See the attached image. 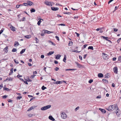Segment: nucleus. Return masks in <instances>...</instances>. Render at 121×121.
Here are the masks:
<instances>
[{
  "mask_svg": "<svg viewBox=\"0 0 121 121\" xmlns=\"http://www.w3.org/2000/svg\"><path fill=\"white\" fill-rule=\"evenodd\" d=\"M48 42L49 43H51L52 45H53L54 46L56 45V44L55 43L52 42V41H51L50 40H48Z\"/></svg>",
  "mask_w": 121,
  "mask_h": 121,
  "instance_id": "obj_28",
  "label": "nucleus"
},
{
  "mask_svg": "<svg viewBox=\"0 0 121 121\" xmlns=\"http://www.w3.org/2000/svg\"><path fill=\"white\" fill-rule=\"evenodd\" d=\"M99 109L103 113H105L106 112V111L103 109L99 108Z\"/></svg>",
  "mask_w": 121,
  "mask_h": 121,
  "instance_id": "obj_16",
  "label": "nucleus"
},
{
  "mask_svg": "<svg viewBox=\"0 0 121 121\" xmlns=\"http://www.w3.org/2000/svg\"><path fill=\"white\" fill-rule=\"evenodd\" d=\"M44 3L46 5L49 6H52V4H54L55 3L53 2L52 1H48L47 0H46L44 2Z\"/></svg>",
  "mask_w": 121,
  "mask_h": 121,
  "instance_id": "obj_2",
  "label": "nucleus"
},
{
  "mask_svg": "<svg viewBox=\"0 0 121 121\" xmlns=\"http://www.w3.org/2000/svg\"><path fill=\"white\" fill-rule=\"evenodd\" d=\"M76 69H65V70L66 71H67L68 70H76Z\"/></svg>",
  "mask_w": 121,
  "mask_h": 121,
  "instance_id": "obj_21",
  "label": "nucleus"
},
{
  "mask_svg": "<svg viewBox=\"0 0 121 121\" xmlns=\"http://www.w3.org/2000/svg\"><path fill=\"white\" fill-rule=\"evenodd\" d=\"M79 108V107L78 106L75 109V111H77V110Z\"/></svg>",
  "mask_w": 121,
  "mask_h": 121,
  "instance_id": "obj_42",
  "label": "nucleus"
},
{
  "mask_svg": "<svg viewBox=\"0 0 121 121\" xmlns=\"http://www.w3.org/2000/svg\"><path fill=\"white\" fill-rule=\"evenodd\" d=\"M79 58L81 60H82V58L81 56H79Z\"/></svg>",
  "mask_w": 121,
  "mask_h": 121,
  "instance_id": "obj_58",
  "label": "nucleus"
},
{
  "mask_svg": "<svg viewBox=\"0 0 121 121\" xmlns=\"http://www.w3.org/2000/svg\"><path fill=\"white\" fill-rule=\"evenodd\" d=\"M73 44V42L72 41H69V43L68 44L69 46H72Z\"/></svg>",
  "mask_w": 121,
  "mask_h": 121,
  "instance_id": "obj_29",
  "label": "nucleus"
},
{
  "mask_svg": "<svg viewBox=\"0 0 121 121\" xmlns=\"http://www.w3.org/2000/svg\"><path fill=\"white\" fill-rule=\"evenodd\" d=\"M62 118L63 119H65L67 117L66 114L64 112H62L61 114Z\"/></svg>",
  "mask_w": 121,
  "mask_h": 121,
  "instance_id": "obj_5",
  "label": "nucleus"
},
{
  "mask_svg": "<svg viewBox=\"0 0 121 121\" xmlns=\"http://www.w3.org/2000/svg\"><path fill=\"white\" fill-rule=\"evenodd\" d=\"M54 62L56 64H57L58 63V61L56 60H54Z\"/></svg>",
  "mask_w": 121,
  "mask_h": 121,
  "instance_id": "obj_56",
  "label": "nucleus"
},
{
  "mask_svg": "<svg viewBox=\"0 0 121 121\" xmlns=\"http://www.w3.org/2000/svg\"><path fill=\"white\" fill-rule=\"evenodd\" d=\"M37 72L36 71H35L33 72V74H37Z\"/></svg>",
  "mask_w": 121,
  "mask_h": 121,
  "instance_id": "obj_63",
  "label": "nucleus"
},
{
  "mask_svg": "<svg viewBox=\"0 0 121 121\" xmlns=\"http://www.w3.org/2000/svg\"><path fill=\"white\" fill-rule=\"evenodd\" d=\"M28 65H29V66H31L32 65L31 63H28Z\"/></svg>",
  "mask_w": 121,
  "mask_h": 121,
  "instance_id": "obj_64",
  "label": "nucleus"
},
{
  "mask_svg": "<svg viewBox=\"0 0 121 121\" xmlns=\"http://www.w3.org/2000/svg\"><path fill=\"white\" fill-rule=\"evenodd\" d=\"M14 61L16 64H17L18 63V61L17 60V62L15 59L14 60Z\"/></svg>",
  "mask_w": 121,
  "mask_h": 121,
  "instance_id": "obj_54",
  "label": "nucleus"
},
{
  "mask_svg": "<svg viewBox=\"0 0 121 121\" xmlns=\"http://www.w3.org/2000/svg\"><path fill=\"white\" fill-rule=\"evenodd\" d=\"M58 25H60L62 26H65V24L64 23H61L60 24H58Z\"/></svg>",
  "mask_w": 121,
  "mask_h": 121,
  "instance_id": "obj_41",
  "label": "nucleus"
},
{
  "mask_svg": "<svg viewBox=\"0 0 121 121\" xmlns=\"http://www.w3.org/2000/svg\"><path fill=\"white\" fill-rule=\"evenodd\" d=\"M72 52H77V53H79L80 52V51H78L77 50H74Z\"/></svg>",
  "mask_w": 121,
  "mask_h": 121,
  "instance_id": "obj_45",
  "label": "nucleus"
},
{
  "mask_svg": "<svg viewBox=\"0 0 121 121\" xmlns=\"http://www.w3.org/2000/svg\"><path fill=\"white\" fill-rule=\"evenodd\" d=\"M54 52H50L49 53H47V55L48 56H50L52 54H53Z\"/></svg>",
  "mask_w": 121,
  "mask_h": 121,
  "instance_id": "obj_20",
  "label": "nucleus"
},
{
  "mask_svg": "<svg viewBox=\"0 0 121 121\" xmlns=\"http://www.w3.org/2000/svg\"><path fill=\"white\" fill-rule=\"evenodd\" d=\"M55 37L58 41L59 40V37L56 36H55Z\"/></svg>",
  "mask_w": 121,
  "mask_h": 121,
  "instance_id": "obj_52",
  "label": "nucleus"
},
{
  "mask_svg": "<svg viewBox=\"0 0 121 121\" xmlns=\"http://www.w3.org/2000/svg\"><path fill=\"white\" fill-rule=\"evenodd\" d=\"M112 87H114L115 86V84L113 83L112 85Z\"/></svg>",
  "mask_w": 121,
  "mask_h": 121,
  "instance_id": "obj_62",
  "label": "nucleus"
},
{
  "mask_svg": "<svg viewBox=\"0 0 121 121\" xmlns=\"http://www.w3.org/2000/svg\"><path fill=\"white\" fill-rule=\"evenodd\" d=\"M46 67H44L43 69V70L44 71L46 72Z\"/></svg>",
  "mask_w": 121,
  "mask_h": 121,
  "instance_id": "obj_61",
  "label": "nucleus"
},
{
  "mask_svg": "<svg viewBox=\"0 0 121 121\" xmlns=\"http://www.w3.org/2000/svg\"><path fill=\"white\" fill-rule=\"evenodd\" d=\"M8 96L7 95H4L2 96V98L3 99H5Z\"/></svg>",
  "mask_w": 121,
  "mask_h": 121,
  "instance_id": "obj_46",
  "label": "nucleus"
},
{
  "mask_svg": "<svg viewBox=\"0 0 121 121\" xmlns=\"http://www.w3.org/2000/svg\"><path fill=\"white\" fill-rule=\"evenodd\" d=\"M87 45V44H85L84 45L82 48V49H84L86 47Z\"/></svg>",
  "mask_w": 121,
  "mask_h": 121,
  "instance_id": "obj_37",
  "label": "nucleus"
},
{
  "mask_svg": "<svg viewBox=\"0 0 121 121\" xmlns=\"http://www.w3.org/2000/svg\"><path fill=\"white\" fill-rule=\"evenodd\" d=\"M22 98V97L21 96H18L17 97V99H20L21 98Z\"/></svg>",
  "mask_w": 121,
  "mask_h": 121,
  "instance_id": "obj_39",
  "label": "nucleus"
},
{
  "mask_svg": "<svg viewBox=\"0 0 121 121\" xmlns=\"http://www.w3.org/2000/svg\"><path fill=\"white\" fill-rule=\"evenodd\" d=\"M3 87V84H1L0 85V90Z\"/></svg>",
  "mask_w": 121,
  "mask_h": 121,
  "instance_id": "obj_59",
  "label": "nucleus"
},
{
  "mask_svg": "<svg viewBox=\"0 0 121 121\" xmlns=\"http://www.w3.org/2000/svg\"><path fill=\"white\" fill-rule=\"evenodd\" d=\"M114 72L115 73H117V67H115L113 69Z\"/></svg>",
  "mask_w": 121,
  "mask_h": 121,
  "instance_id": "obj_9",
  "label": "nucleus"
},
{
  "mask_svg": "<svg viewBox=\"0 0 121 121\" xmlns=\"http://www.w3.org/2000/svg\"><path fill=\"white\" fill-rule=\"evenodd\" d=\"M102 37H103V39H105L107 41L108 40V37H105L103 36H102Z\"/></svg>",
  "mask_w": 121,
  "mask_h": 121,
  "instance_id": "obj_31",
  "label": "nucleus"
},
{
  "mask_svg": "<svg viewBox=\"0 0 121 121\" xmlns=\"http://www.w3.org/2000/svg\"><path fill=\"white\" fill-rule=\"evenodd\" d=\"M66 57L65 55H64V57L63 60V61L65 62H66Z\"/></svg>",
  "mask_w": 121,
  "mask_h": 121,
  "instance_id": "obj_23",
  "label": "nucleus"
},
{
  "mask_svg": "<svg viewBox=\"0 0 121 121\" xmlns=\"http://www.w3.org/2000/svg\"><path fill=\"white\" fill-rule=\"evenodd\" d=\"M103 58L104 59L107 60L108 59V56L107 54H105L104 52L102 53Z\"/></svg>",
  "mask_w": 121,
  "mask_h": 121,
  "instance_id": "obj_4",
  "label": "nucleus"
},
{
  "mask_svg": "<svg viewBox=\"0 0 121 121\" xmlns=\"http://www.w3.org/2000/svg\"><path fill=\"white\" fill-rule=\"evenodd\" d=\"M109 73H108L106 74H105L104 75L105 76V78H109L108 77H110L109 75L108 74Z\"/></svg>",
  "mask_w": 121,
  "mask_h": 121,
  "instance_id": "obj_24",
  "label": "nucleus"
},
{
  "mask_svg": "<svg viewBox=\"0 0 121 121\" xmlns=\"http://www.w3.org/2000/svg\"><path fill=\"white\" fill-rule=\"evenodd\" d=\"M10 28L11 29V30L12 31H15V28L12 25H11Z\"/></svg>",
  "mask_w": 121,
  "mask_h": 121,
  "instance_id": "obj_17",
  "label": "nucleus"
},
{
  "mask_svg": "<svg viewBox=\"0 0 121 121\" xmlns=\"http://www.w3.org/2000/svg\"><path fill=\"white\" fill-rule=\"evenodd\" d=\"M121 56H119L118 57V61H120L121 62Z\"/></svg>",
  "mask_w": 121,
  "mask_h": 121,
  "instance_id": "obj_35",
  "label": "nucleus"
},
{
  "mask_svg": "<svg viewBox=\"0 0 121 121\" xmlns=\"http://www.w3.org/2000/svg\"><path fill=\"white\" fill-rule=\"evenodd\" d=\"M8 47L6 46L5 48L4 49V51L6 53H7L8 51Z\"/></svg>",
  "mask_w": 121,
  "mask_h": 121,
  "instance_id": "obj_19",
  "label": "nucleus"
},
{
  "mask_svg": "<svg viewBox=\"0 0 121 121\" xmlns=\"http://www.w3.org/2000/svg\"><path fill=\"white\" fill-rule=\"evenodd\" d=\"M35 40L36 41V43H38L39 42V40L38 39L36 38L35 37Z\"/></svg>",
  "mask_w": 121,
  "mask_h": 121,
  "instance_id": "obj_53",
  "label": "nucleus"
},
{
  "mask_svg": "<svg viewBox=\"0 0 121 121\" xmlns=\"http://www.w3.org/2000/svg\"><path fill=\"white\" fill-rule=\"evenodd\" d=\"M38 18V20H40L39 21L37 22V24L39 26L40 25V23L41 22V20H42V21H43V20L41 19H40V18Z\"/></svg>",
  "mask_w": 121,
  "mask_h": 121,
  "instance_id": "obj_13",
  "label": "nucleus"
},
{
  "mask_svg": "<svg viewBox=\"0 0 121 121\" xmlns=\"http://www.w3.org/2000/svg\"><path fill=\"white\" fill-rule=\"evenodd\" d=\"M3 30L2 29L0 31V35L3 32Z\"/></svg>",
  "mask_w": 121,
  "mask_h": 121,
  "instance_id": "obj_60",
  "label": "nucleus"
},
{
  "mask_svg": "<svg viewBox=\"0 0 121 121\" xmlns=\"http://www.w3.org/2000/svg\"><path fill=\"white\" fill-rule=\"evenodd\" d=\"M59 81H56L55 82H54L53 83L54 84H59Z\"/></svg>",
  "mask_w": 121,
  "mask_h": 121,
  "instance_id": "obj_48",
  "label": "nucleus"
},
{
  "mask_svg": "<svg viewBox=\"0 0 121 121\" xmlns=\"http://www.w3.org/2000/svg\"><path fill=\"white\" fill-rule=\"evenodd\" d=\"M36 76L35 75H31L30 77V78H33L34 77Z\"/></svg>",
  "mask_w": 121,
  "mask_h": 121,
  "instance_id": "obj_43",
  "label": "nucleus"
},
{
  "mask_svg": "<svg viewBox=\"0 0 121 121\" xmlns=\"http://www.w3.org/2000/svg\"><path fill=\"white\" fill-rule=\"evenodd\" d=\"M60 56L61 55H60L58 54L56 55L55 58L56 59H60Z\"/></svg>",
  "mask_w": 121,
  "mask_h": 121,
  "instance_id": "obj_18",
  "label": "nucleus"
},
{
  "mask_svg": "<svg viewBox=\"0 0 121 121\" xmlns=\"http://www.w3.org/2000/svg\"><path fill=\"white\" fill-rule=\"evenodd\" d=\"M51 9L54 11H56L59 9L58 8H56L54 7H52L51 8Z\"/></svg>",
  "mask_w": 121,
  "mask_h": 121,
  "instance_id": "obj_10",
  "label": "nucleus"
},
{
  "mask_svg": "<svg viewBox=\"0 0 121 121\" xmlns=\"http://www.w3.org/2000/svg\"><path fill=\"white\" fill-rule=\"evenodd\" d=\"M59 69L58 68L56 67L55 69V70L56 71H58Z\"/></svg>",
  "mask_w": 121,
  "mask_h": 121,
  "instance_id": "obj_50",
  "label": "nucleus"
},
{
  "mask_svg": "<svg viewBox=\"0 0 121 121\" xmlns=\"http://www.w3.org/2000/svg\"><path fill=\"white\" fill-rule=\"evenodd\" d=\"M75 63L76 64L78 67L79 68H81L83 66L82 65H81L80 64L78 63L77 62H75Z\"/></svg>",
  "mask_w": 121,
  "mask_h": 121,
  "instance_id": "obj_8",
  "label": "nucleus"
},
{
  "mask_svg": "<svg viewBox=\"0 0 121 121\" xmlns=\"http://www.w3.org/2000/svg\"><path fill=\"white\" fill-rule=\"evenodd\" d=\"M36 107H37L36 106H34L32 107H30V108L29 109H28L27 110V111L28 112L30 111H31V110L33 109H34Z\"/></svg>",
  "mask_w": 121,
  "mask_h": 121,
  "instance_id": "obj_7",
  "label": "nucleus"
},
{
  "mask_svg": "<svg viewBox=\"0 0 121 121\" xmlns=\"http://www.w3.org/2000/svg\"><path fill=\"white\" fill-rule=\"evenodd\" d=\"M3 90H6L7 91H9V89L8 88H5V87H4L3 88Z\"/></svg>",
  "mask_w": 121,
  "mask_h": 121,
  "instance_id": "obj_34",
  "label": "nucleus"
},
{
  "mask_svg": "<svg viewBox=\"0 0 121 121\" xmlns=\"http://www.w3.org/2000/svg\"><path fill=\"white\" fill-rule=\"evenodd\" d=\"M117 106V105L116 104H114L110 106L108 108H106V109L108 111L111 112L113 111L114 110H115Z\"/></svg>",
  "mask_w": 121,
  "mask_h": 121,
  "instance_id": "obj_1",
  "label": "nucleus"
},
{
  "mask_svg": "<svg viewBox=\"0 0 121 121\" xmlns=\"http://www.w3.org/2000/svg\"><path fill=\"white\" fill-rule=\"evenodd\" d=\"M98 77L99 78H102L103 77L104 75L103 74L101 73H99L98 74Z\"/></svg>",
  "mask_w": 121,
  "mask_h": 121,
  "instance_id": "obj_12",
  "label": "nucleus"
},
{
  "mask_svg": "<svg viewBox=\"0 0 121 121\" xmlns=\"http://www.w3.org/2000/svg\"><path fill=\"white\" fill-rule=\"evenodd\" d=\"M113 29H114V31L115 32H117L118 30V29H117V28H113Z\"/></svg>",
  "mask_w": 121,
  "mask_h": 121,
  "instance_id": "obj_49",
  "label": "nucleus"
},
{
  "mask_svg": "<svg viewBox=\"0 0 121 121\" xmlns=\"http://www.w3.org/2000/svg\"><path fill=\"white\" fill-rule=\"evenodd\" d=\"M64 13L65 14H67L69 15L70 14H71V13L69 12H66Z\"/></svg>",
  "mask_w": 121,
  "mask_h": 121,
  "instance_id": "obj_44",
  "label": "nucleus"
},
{
  "mask_svg": "<svg viewBox=\"0 0 121 121\" xmlns=\"http://www.w3.org/2000/svg\"><path fill=\"white\" fill-rule=\"evenodd\" d=\"M30 12L31 13H32L33 12H34L35 11V9H34L33 8L31 9L30 10Z\"/></svg>",
  "mask_w": 121,
  "mask_h": 121,
  "instance_id": "obj_25",
  "label": "nucleus"
},
{
  "mask_svg": "<svg viewBox=\"0 0 121 121\" xmlns=\"http://www.w3.org/2000/svg\"><path fill=\"white\" fill-rule=\"evenodd\" d=\"M26 49H22L20 52L21 54H23L25 51Z\"/></svg>",
  "mask_w": 121,
  "mask_h": 121,
  "instance_id": "obj_26",
  "label": "nucleus"
},
{
  "mask_svg": "<svg viewBox=\"0 0 121 121\" xmlns=\"http://www.w3.org/2000/svg\"><path fill=\"white\" fill-rule=\"evenodd\" d=\"M19 45V43L17 41H15V42L14 44V47H16Z\"/></svg>",
  "mask_w": 121,
  "mask_h": 121,
  "instance_id": "obj_14",
  "label": "nucleus"
},
{
  "mask_svg": "<svg viewBox=\"0 0 121 121\" xmlns=\"http://www.w3.org/2000/svg\"><path fill=\"white\" fill-rule=\"evenodd\" d=\"M13 79V78H8V80L9 81H12Z\"/></svg>",
  "mask_w": 121,
  "mask_h": 121,
  "instance_id": "obj_47",
  "label": "nucleus"
},
{
  "mask_svg": "<svg viewBox=\"0 0 121 121\" xmlns=\"http://www.w3.org/2000/svg\"><path fill=\"white\" fill-rule=\"evenodd\" d=\"M102 81L104 82L105 83H108V81L105 79H103L102 80Z\"/></svg>",
  "mask_w": 121,
  "mask_h": 121,
  "instance_id": "obj_27",
  "label": "nucleus"
},
{
  "mask_svg": "<svg viewBox=\"0 0 121 121\" xmlns=\"http://www.w3.org/2000/svg\"><path fill=\"white\" fill-rule=\"evenodd\" d=\"M88 49H91L92 50H93L94 49L93 47L92 46H89L88 48Z\"/></svg>",
  "mask_w": 121,
  "mask_h": 121,
  "instance_id": "obj_33",
  "label": "nucleus"
},
{
  "mask_svg": "<svg viewBox=\"0 0 121 121\" xmlns=\"http://www.w3.org/2000/svg\"><path fill=\"white\" fill-rule=\"evenodd\" d=\"M26 81H27V82H32V80H31L30 79H29V78H28L27 80H26Z\"/></svg>",
  "mask_w": 121,
  "mask_h": 121,
  "instance_id": "obj_55",
  "label": "nucleus"
},
{
  "mask_svg": "<svg viewBox=\"0 0 121 121\" xmlns=\"http://www.w3.org/2000/svg\"><path fill=\"white\" fill-rule=\"evenodd\" d=\"M48 118L49 119L53 121H54L55 120V119L52 116H49L48 117Z\"/></svg>",
  "mask_w": 121,
  "mask_h": 121,
  "instance_id": "obj_15",
  "label": "nucleus"
},
{
  "mask_svg": "<svg viewBox=\"0 0 121 121\" xmlns=\"http://www.w3.org/2000/svg\"><path fill=\"white\" fill-rule=\"evenodd\" d=\"M33 115V114H29L28 115V116L29 117H31Z\"/></svg>",
  "mask_w": 121,
  "mask_h": 121,
  "instance_id": "obj_51",
  "label": "nucleus"
},
{
  "mask_svg": "<svg viewBox=\"0 0 121 121\" xmlns=\"http://www.w3.org/2000/svg\"><path fill=\"white\" fill-rule=\"evenodd\" d=\"M30 37V35H27L25 36L24 37L26 39H29Z\"/></svg>",
  "mask_w": 121,
  "mask_h": 121,
  "instance_id": "obj_30",
  "label": "nucleus"
},
{
  "mask_svg": "<svg viewBox=\"0 0 121 121\" xmlns=\"http://www.w3.org/2000/svg\"><path fill=\"white\" fill-rule=\"evenodd\" d=\"M17 50L16 48H13L12 49V52H14L17 51Z\"/></svg>",
  "mask_w": 121,
  "mask_h": 121,
  "instance_id": "obj_36",
  "label": "nucleus"
},
{
  "mask_svg": "<svg viewBox=\"0 0 121 121\" xmlns=\"http://www.w3.org/2000/svg\"><path fill=\"white\" fill-rule=\"evenodd\" d=\"M13 69L12 68L10 69V72H9V75H10L12 74L13 73Z\"/></svg>",
  "mask_w": 121,
  "mask_h": 121,
  "instance_id": "obj_22",
  "label": "nucleus"
},
{
  "mask_svg": "<svg viewBox=\"0 0 121 121\" xmlns=\"http://www.w3.org/2000/svg\"><path fill=\"white\" fill-rule=\"evenodd\" d=\"M21 21H26V18L25 17H23V18L21 19Z\"/></svg>",
  "mask_w": 121,
  "mask_h": 121,
  "instance_id": "obj_40",
  "label": "nucleus"
},
{
  "mask_svg": "<svg viewBox=\"0 0 121 121\" xmlns=\"http://www.w3.org/2000/svg\"><path fill=\"white\" fill-rule=\"evenodd\" d=\"M93 82V80L92 79H90L88 81V82L90 83H91L92 82Z\"/></svg>",
  "mask_w": 121,
  "mask_h": 121,
  "instance_id": "obj_38",
  "label": "nucleus"
},
{
  "mask_svg": "<svg viewBox=\"0 0 121 121\" xmlns=\"http://www.w3.org/2000/svg\"><path fill=\"white\" fill-rule=\"evenodd\" d=\"M116 114L118 116L120 115V112H119L118 111H119V109L117 107V106L116 108Z\"/></svg>",
  "mask_w": 121,
  "mask_h": 121,
  "instance_id": "obj_11",
  "label": "nucleus"
},
{
  "mask_svg": "<svg viewBox=\"0 0 121 121\" xmlns=\"http://www.w3.org/2000/svg\"><path fill=\"white\" fill-rule=\"evenodd\" d=\"M121 39V38H119L118 40L117 41V42L119 43V42L120 41Z\"/></svg>",
  "mask_w": 121,
  "mask_h": 121,
  "instance_id": "obj_57",
  "label": "nucleus"
},
{
  "mask_svg": "<svg viewBox=\"0 0 121 121\" xmlns=\"http://www.w3.org/2000/svg\"><path fill=\"white\" fill-rule=\"evenodd\" d=\"M51 107V105H48L42 107L41 108V110H45L50 108Z\"/></svg>",
  "mask_w": 121,
  "mask_h": 121,
  "instance_id": "obj_3",
  "label": "nucleus"
},
{
  "mask_svg": "<svg viewBox=\"0 0 121 121\" xmlns=\"http://www.w3.org/2000/svg\"><path fill=\"white\" fill-rule=\"evenodd\" d=\"M46 88V87H45L44 86H43L41 87V89L43 90H44Z\"/></svg>",
  "mask_w": 121,
  "mask_h": 121,
  "instance_id": "obj_32",
  "label": "nucleus"
},
{
  "mask_svg": "<svg viewBox=\"0 0 121 121\" xmlns=\"http://www.w3.org/2000/svg\"><path fill=\"white\" fill-rule=\"evenodd\" d=\"M27 5H29L30 6H31L33 4V3L31 1L28 0L27 1Z\"/></svg>",
  "mask_w": 121,
  "mask_h": 121,
  "instance_id": "obj_6",
  "label": "nucleus"
}]
</instances>
